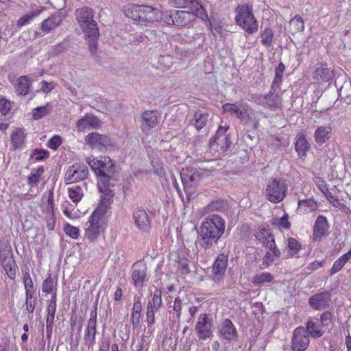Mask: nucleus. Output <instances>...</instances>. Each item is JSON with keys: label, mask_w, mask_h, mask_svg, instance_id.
Listing matches in <instances>:
<instances>
[{"label": "nucleus", "mask_w": 351, "mask_h": 351, "mask_svg": "<svg viewBox=\"0 0 351 351\" xmlns=\"http://www.w3.org/2000/svg\"><path fill=\"white\" fill-rule=\"evenodd\" d=\"M280 88L272 89L271 86L269 92L264 95L263 99V106L274 110L280 108L282 106V93L278 94V91Z\"/></svg>", "instance_id": "21"}, {"label": "nucleus", "mask_w": 351, "mask_h": 351, "mask_svg": "<svg viewBox=\"0 0 351 351\" xmlns=\"http://www.w3.org/2000/svg\"><path fill=\"white\" fill-rule=\"evenodd\" d=\"M328 225L326 217L322 215L317 217L313 231V240H320L323 237L327 234Z\"/></svg>", "instance_id": "24"}, {"label": "nucleus", "mask_w": 351, "mask_h": 351, "mask_svg": "<svg viewBox=\"0 0 351 351\" xmlns=\"http://www.w3.org/2000/svg\"><path fill=\"white\" fill-rule=\"evenodd\" d=\"M43 10H45V8H41L40 9H37L33 12H31L27 14L22 16L16 21L17 27H22L29 24L32 20L38 16L43 12Z\"/></svg>", "instance_id": "40"}, {"label": "nucleus", "mask_w": 351, "mask_h": 351, "mask_svg": "<svg viewBox=\"0 0 351 351\" xmlns=\"http://www.w3.org/2000/svg\"><path fill=\"white\" fill-rule=\"evenodd\" d=\"M261 38L263 46L266 47H271L274 38V31L269 27L265 28L261 34Z\"/></svg>", "instance_id": "48"}, {"label": "nucleus", "mask_w": 351, "mask_h": 351, "mask_svg": "<svg viewBox=\"0 0 351 351\" xmlns=\"http://www.w3.org/2000/svg\"><path fill=\"white\" fill-rule=\"evenodd\" d=\"M133 285L136 288H142L147 280V267L145 264L137 263L133 265L132 274Z\"/></svg>", "instance_id": "18"}, {"label": "nucleus", "mask_w": 351, "mask_h": 351, "mask_svg": "<svg viewBox=\"0 0 351 351\" xmlns=\"http://www.w3.org/2000/svg\"><path fill=\"white\" fill-rule=\"evenodd\" d=\"M49 152L44 149H34L32 158L36 161H40L48 157Z\"/></svg>", "instance_id": "61"}, {"label": "nucleus", "mask_w": 351, "mask_h": 351, "mask_svg": "<svg viewBox=\"0 0 351 351\" xmlns=\"http://www.w3.org/2000/svg\"><path fill=\"white\" fill-rule=\"evenodd\" d=\"M52 106L50 104H47L45 106H39L34 108L32 112V117L33 120H39L51 112Z\"/></svg>", "instance_id": "41"}, {"label": "nucleus", "mask_w": 351, "mask_h": 351, "mask_svg": "<svg viewBox=\"0 0 351 351\" xmlns=\"http://www.w3.org/2000/svg\"><path fill=\"white\" fill-rule=\"evenodd\" d=\"M56 293L54 292L51 299L49 302L47 306V317L46 320L47 328L51 326L53 322L54 317L56 311Z\"/></svg>", "instance_id": "38"}, {"label": "nucleus", "mask_w": 351, "mask_h": 351, "mask_svg": "<svg viewBox=\"0 0 351 351\" xmlns=\"http://www.w3.org/2000/svg\"><path fill=\"white\" fill-rule=\"evenodd\" d=\"M334 76V72L326 64H321V66L317 67L313 73V79L320 83V80L325 82H329Z\"/></svg>", "instance_id": "25"}, {"label": "nucleus", "mask_w": 351, "mask_h": 351, "mask_svg": "<svg viewBox=\"0 0 351 351\" xmlns=\"http://www.w3.org/2000/svg\"><path fill=\"white\" fill-rule=\"evenodd\" d=\"M223 113H230L231 115H235L237 119L243 120L245 117L246 110L244 111L235 104L226 103L222 106Z\"/></svg>", "instance_id": "30"}, {"label": "nucleus", "mask_w": 351, "mask_h": 351, "mask_svg": "<svg viewBox=\"0 0 351 351\" xmlns=\"http://www.w3.org/2000/svg\"><path fill=\"white\" fill-rule=\"evenodd\" d=\"M86 161L99 178L98 181L110 182L115 173V165L110 157H104L101 159L88 157Z\"/></svg>", "instance_id": "5"}, {"label": "nucleus", "mask_w": 351, "mask_h": 351, "mask_svg": "<svg viewBox=\"0 0 351 351\" xmlns=\"http://www.w3.org/2000/svg\"><path fill=\"white\" fill-rule=\"evenodd\" d=\"M63 230L64 233L73 239H77L80 237V229L66 222L63 225Z\"/></svg>", "instance_id": "52"}, {"label": "nucleus", "mask_w": 351, "mask_h": 351, "mask_svg": "<svg viewBox=\"0 0 351 351\" xmlns=\"http://www.w3.org/2000/svg\"><path fill=\"white\" fill-rule=\"evenodd\" d=\"M85 140L93 148H98L99 149L106 147L111 144L110 140L107 136L94 132L88 134Z\"/></svg>", "instance_id": "22"}, {"label": "nucleus", "mask_w": 351, "mask_h": 351, "mask_svg": "<svg viewBox=\"0 0 351 351\" xmlns=\"http://www.w3.org/2000/svg\"><path fill=\"white\" fill-rule=\"evenodd\" d=\"M332 315L329 311L324 312L320 316V324L324 328L328 326L332 322Z\"/></svg>", "instance_id": "62"}, {"label": "nucleus", "mask_w": 351, "mask_h": 351, "mask_svg": "<svg viewBox=\"0 0 351 351\" xmlns=\"http://www.w3.org/2000/svg\"><path fill=\"white\" fill-rule=\"evenodd\" d=\"M256 238L261 242L263 245L268 247L270 250H272L276 257L280 256V252L277 247L274 237L269 230L265 228L259 230L256 234Z\"/></svg>", "instance_id": "17"}, {"label": "nucleus", "mask_w": 351, "mask_h": 351, "mask_svg": "<svg viewBox=\"0 0 351 351\" xmlns=\"http://www.w3.org/2000/svg\"><path fill=\"white\" fill-rule=\"evenodd\" d=\"M178 271L182 276H186L191 272L189 261L186 258H180L178 263Z\"/></svg>", "instance_id": "54"}, {"label": "nucleus", "mask_w": 351, "mask_h": 351, "mask_svg": "<svg viewBox=\"0 0 351 351\" xmlns=\"http://www.w3.org/2000/svg\"><path fill=\"white\" fill-rule=\"evenodd\" d=\"M191 12L177 10L175 12L176 26L186 27L193 23L196 18L208 21V13L199 1H192Z\"/></svg>", "instance_id": "6"}, {"label": "nucleus", "mask_w": 351, "mask_h": 351, "mask_svg": "<svg viewBox=\"0 0 351 351\" xmlns=\"http://www.w3.org/2000/svg\"><path fill=\"white\" fill-rule=\"evenodd\" d=\"M309 337L302 327L296 328L291 339L292 351H305L309 345Z\"/></svg>", "instance_id": "14"}, {"label": "nucleus", "mask_w": 351, "mask_h": 351, "mask_svg": "<svg viewBox=\"0 0 351 351\" xmlns=\"http://www.w3.org/2000/svg\"><path fill=\"white\" fill-rule=\"evenodd\" d=\"M104 215L99 213L98 210H94L86 223L84 230L85 237L90 241H95L99 237L102 228Z\"/></svg>", "instance_id": "8"}, {"label": "nucleus", "mask_w": 351, "mask_h": 351, "mask_svg": "<svg viewBox=\"0 0 351 351\" xmlns=\"http://www.w3.org/2000/svg\"><path fill=\"white\" fill-rule=\"evenodd\" d=\"M11 110V104L10 101L5 98L0 99V113L3 116L7 115Z\"/></svg>", "instance_id": "60"}, {"label": "nucleus", "mask_w": 351, "mask_h": 351, "mask_svg": "<svg viewBox=\"0 0 351 351\" xmlns=\"http://www.w3.org/2000/svg\"><path fill=\"white\" fill-rule=\"evenodd\" d=\"M110 182H104V181H98L97 187L99 191L101 193L98 206L95 210H98L99 213L105 216L107 210L110 208L113 201L114 192L110 188Z\"/></svg>", "instance_id": "9"}, {"label": "nucleus", "mask_w": 351, "mask_h": 351, "mask_svg": "<svg viewBox=\"0 0 351 351\" xmlns=\"http://www.w3.org/2000/svg\"><path fill=\"white\" fill-rule=\"evenodd\" d=\"M57 281L55 280L50 274L46 278L42 283V291L45 293H56Z\"/></svg>", "instance_id": "46"}, {"label": "nucleus", "mask_w": 351, "mask_h": 351, "mask_svg": "<svg viewBox=\"0 0 351 351\" xmlns=\"http://www.w3.org/2000/svg\"><path fill=\"white\" fill-rule=\"evenodd\" d=\"M44 171L43 166H39L37 169H32L30 175L27 178V184L31 187L38 186V184L41 180Z\"/></svg>", "instance_id": "37"}, {"label": "nucleus", "mask_w": 351, "mask_h": 351, "mask_svg": "<svg viewBox=\"0 0 351 351\" xmlns=\"http://www.w3.org/2000/svg\"><path fill=\"white\" fill-rule=\"evenodd\" d=\"M351 259V250H349L348 252L343 254L342 256H341L339 258H337L335 263H333L330 270V274L331 276L337 274L340 270L342 269V268L344 267V265L347 263L348 261H349Z\"/></svg>", "instance_id": "32"}, {"label": "nucleus", "mask_w": 351, "mask_h": 351, "mask_svg": "<svg viewBox=\"0 0 351 351\" xmlns=\"http://www.w3.org/2000/svg\"><path fill=\"white\" fill-rule=\"evenodd\" d=\"M0 261L1 265L8 277L10 280H14L16 276L17 266L13 258L10 247L5 250L3 253H0Z\"/></svg>", "instance_id": "13"}, {"label": "nucleus", "mask_w": 351, "mask_h": 351, "mask_svg": "<svg viewBox=\"0 0 351 351\" xmlns=\"http://www.w3.org/2000/svg\"><path fill=\"white\" fill-rule=\"evenodd\" d=\"M101 121L95 116L86 115L80 119L77 123V128L79 130H84L88 128H98Z\"/></svg>", "instance_id": "26"}, {"label": "nucleus", "mask_w": 351, "mask_h": 351, "mask_svg": "<svg viewBox=\"0 0 351 351\" xmlns=\"http://www.w3.org/2000/svg\"><path fill=\"white\" fill-rule=\"evenodd\" d=\"M228 127L219 126L215 136L210 139V146L217 145V150L224 152L231 145V141L229 134H226Z\"/></svg>", "instance_id": "15"}, {"label": "nucleus", "mask_w": 351, "mask_h": 351, "mask_svg": "<svg viewBox=\"0 0 351 351\" xmlns=\"http://www.w3.org/2000/svg\"><path fill=\"white\" fill-rule=\"evenodd\" d=\"M285 70V64L282 62H280L275 70V76L271 85L272 86L273 90H275L276 88H280Z\"/></svg>", "instance_id": "43"}, {"label": "nucleus", "mask_w": 351, "mask_h": 351, "mask_svg": "<svg viewBox=\"0 0 351 351\" xmlns=\"http://www.w3.org/2000/svg\"><path fill=\"white\" fill-rule=\"evenodd\" d=\"M300 242L293 237H289L287 239V248L289 252V257L296 256L302 249Z\"/></svg>", "instance_id": "42"}, {"label": "nucleus", "mask_w": 351, "mask_h": 351, "mask_svg": "<svg viewBox=\"0 0 351 351\" xmlns=\"http://www.w3.org/2000/svg\"><path fill=\"white\" fill-rule=\"evenodd\" d=\"M97 321V306H94L90 313V317L88 320L87 326L85 328L84 340L85 344L89 348L93 347L95 343Z\"/></svg>", "instance_id": "10"}, {"label": "nucleus", "mask_w": 351, "mask_h": 351, "mask_svg": "<svg viewBox=\"0 0 351 351\" xmlns=\"http://www.w3.org/2000/svg\"><path fill=\"white\" fill-rule=\"evenodd\" d=\"M31 82L26 75L21 76L17 80L16 90L19 95H26L29 93Z\"/></svg>", "instance_id": "36"}, {"label": "nucleus", "mask_w": 351, "mask_h": 351, "mask_svg": "<svg viewBox=\"0 0 351 351\" xmlns=\"http://www.w3.org/2000/svg\"><path fill=\"white\" fill-rule=\"evenodd\" d=\"M226 222L219 215H213L204 221L200 226L197 243L204 249L210 248L216 244L224 234Z\"/></svg>", "instance_id": "1"}, {"label": "nucleus", "mask_w": 351, "mask_h": 351, "mask_svg": "<svg viewBox=\"0 0 351 351\" xmlns=\"http://www.w3.org/2000/svg\"><path fill=\"white\" fill-rule=\"evenodd\" d=\"M25 304L26 309L29 313L32 314L34 313L35 306L36 304V299L35 298V293L25 294Z\"/></svg>", "instance_id": "55"}, {"label": "nucleus", "mask_w": 351, "mask_h": 351, "mask_svg": "<svg viewBox=\"0 0 351 351\" xmlns=\"http://www.w3.org/2000/svg\"><path fill=\"white\" fill-rule=\"evenodd\" d=\"M26 134L23 128L16 129L11 134V144L14 149L21 148L25 143Z\"/></svg>", "instance_id": "29"}, {"label": "nucleus", "mask_w": 351, "mask_h": 351, "mask_svg": "<svg viewBox=\"0 0 351 351\" xmlns=\"http://www.w3.org/2000/svg\"><path fill=\"white\" fill-rule=\"evenodd\" d=\"M228 257L223 254H219L215 259L213 267L211 279L215 282H220L223 277L228 266Z\"/></svg>", "instance_id": "16"}, {"label": "nucleus", "mask_w": 351, "mask_h": 351, "mask_svg": "<svg viewBox=\"0 0 351 351\" xmlns=\"http://www.w3.org/2000/svg\"><path fill=\"white\" fill-rule=\"evenodd\" d=\"M274 280V276L269 272H263L256 274L252 278V282L255 286L261 285L265 282H271Z\"/></svg>", "instance_id": "47"}, {"label": "nucleus", "mask_w": 351, "mask_h": 351, "mask_svg": "<svg viewBox=\"0 0 351 351\" xmlns=\"http://www.w3.org/2000/svg\"><path fill=\"white\" fill-rule=\"evenodd\" d=\"M68 196L70 199L77 205L84 197L83 186L73 185L67 188Z\"/></svg>", "instance_id": "31"}, {"label": "nucleus", "mask_w": 351, "mask_h": 351, "mask_svg": "<svg viewBox=\"0 0 351 351\" xmlns=\"http://www.w3.org/2000/svg\"><path fill=\"white\" fill-rule=\"evenodd\" d=\"M46 226L49 230H53L56 226V217L54 212L45 213Z\"/></svg>", "instance_id": "59"}, {"label": "nucleus", "mask_w": 351, "mask_h": 351, "mask_svg": "<svg viewBox=\"0 0 351 351\" xmlns=\"http://www.w3.org/2000/svg\"><path fill=\"white\" fill-rule=\"evenodd\" d=\"M208 118V114L197 111L194 114L193 125L197 130L202 129L206 124Z\"/></svg>", "instance_id": "45"}, {"label": "nucleus", "mask_w": 351, "mask_h": 351, "mask_svg": "<svg viewBox=\"0 0 351 351\" xmlns=\"http://www.w3.org/2000/svg\"><path fill=\"white\" fill-rule=\"evenodd\" d=\"M309 143L307 141L305 135L300 132L297 134L295 148L299 155L304 156L306 151L309 149Z\"/></svg>", "instance_id": "35"}, {"label": "nucleus", "mask_w": 351, "mask_h": 351, "mask_svg": "<svg viewBox=\"0 0 351 351\" xmlns=\"http://www.w3.org/2000/svg\"><path fill=\"white\" fill-rule=\"evenodd\" d=\"M322 193L324 195L328 201H329V202L334 206L338 207L340 206L339 199L337 196L333 195L328 189H327V191H324Z\"/></svg>", "instance_id": "63"}, {"label": "nucleus", "mask_w": 351, "mask_h": 351, "mask_svg": "<svg viewBox=\"0 0 351 351\" xmlns=\"http://www.w3.org/2000/svg\"><path fill=\"white\" fill-rule=\"evenodd\" d=\"M331 131L332 130L330 126H320L317 128L314 133L315 141L319 144L326 143L330 138Z\"/></svg>", "instance_id": "33"}, {"label": "nucleus", "mask_w": 351, "mask_h": 351, "mask_svg": "<svg viewBox=\"0 0 351 351\" xmlns=\"http://www.w3.org/2000/svg\"><path fill=\"white\" fill-rule=\"evenodd\" d=\"M288 186L282 179L271 178L265 189L267 199L274 204L280 203L287 195Z\"/></svg>", "instance_id": "7"}, {"label": "nucleus", "mask_w": 351, "mask_h": 351, "mask_svg": "<svg viewBox=\"0 0 351 351\" xmlns=\"http://www.w3.org/2000/svg\"><path fill=\"white\" fill-rule=\"evenodd\" d=\"M213 322L206 313L201 314L195 324V331L199 339L206 340L211 339L213 334Z\"/></svg>", "instance_id": "11"}, {"label": "nucleus", "mask_w": 351, "mask_h": 351, "mask_svg": "<svg viewBox=\"0 0 351 351\" xmlns=\"http://www.w3.org/2000/svg\"><path fill=\"white\" fill-rule=\"evenodd\" d=\"M76 19L85 34L89 39L90 51L93 53L97 47V40L99 32L97 23L94 21V11L93 9L84 7L75 11Z\"/></svg>", "instance_id": "2"}, {"label": "nucleus", "mask_w": 351, "mask_h": 351, "mask_svg": "<svg viewBox=\"0 0 351 351\" xmlns=\"http://www.w3.org/2000/svg\"><path fill=\"white\" fill-rule=\"evenodd\" d=\"M162 305V291L160 289H156L154 292L152 301L148 303L147 306H151L156 311H158L161 308Z\"/></svg>", "instance_id": "50"}, {"label": "nucleus", "mask_w": 351, "mask_h": 351, "mask_svg": "<svg viewBox=\"0 0 351 351\" xmlns=\"http://www.w3.org/2000/svg\"><path fill=\"white\" fill-rule=\"evenodd\" d=\"M219 332L221 337L227 341H236L238 338V332L234 324L230 319H225L219 326Z\"/></svg>", "instance_id": "20"}, {"label": "nucleus", "mask_w": 351, "mask_h": 351, "mask_svg": "<svg viewBox=\"0 0 351 351\" xmlns=\"http://www.w3.org/2000/svg\"><path fill=\"white\" fill-rule=\"evenodd\" d=\"M160 19H162L165 23L169 25H176L175 12H160Z\"/></svg>", "instance_id": "57"}, {"label": "nucleus", "mask_w": 351, "mask_h": 351, "mask_svg": "<svg viewBox=\"0 0 351 351\" xmlns=\"http://www.w3.org/2000/svg\"><path fill=\"white\" fill-rule=\"evenodd\" d=\"M125 14L131 19L141 23L158 21L160 10L146 5L130 4L124 10Z\"/></svg>", "instance_id": "3"}, {"label": "nucleus", "mask_w": 351, "mask_h": 351, "mask_svg": "<svg viewBox=\"0 0 351 351\" xmlns=\"http://www.w3.org/2000/svg\"><path fill=\"white\" fill-rule=\"evenodd\" d=\"M313 180L317 188L322 191V193L327 191V189H328V185L322 178L319 176H315L313 178Z\"/></svg>", "instance_id": "64"}, {"label": "nucleus", "mask_w": 351, "mask_h": 351, "mask_svg": "<svg viewBox=\"0 0 351 351\" xmlns=\"http://www.w3.org/2000/svg\"><path fill=\"white\" fill-rule=\"evenodd\" d=\"M62 143V138L59 135H54L47 142V147L53 150H56Z\"/></svg>", "instance_id": "58"}, {"label": "nucleus", "mask_w": 351, "mask_h": 351, "mask_svg": "<svg viewBox=\"0 0 351 351\" xmlns=\"http://www.w3.org/2000/svg\"><path fill=\"white\" fill-rule=\"evenodd\" d=\"M23 282L25 290V294L35 293L36 291L34 289V283L28 271H26L23 274Z\"/></svg>", "instance_id": "53"}, {"label": "nucleus", "mask_w": 351, "mask_h": 351, "mask_svg": "<svg viewBox=\"0 0 351 351\" xmlns=\"http://www.w3.org/2000/svg\"><path fill=\"white\" fill-rule=\"evenodd\" d=\"M227 206V203L223 199H217L211 202L206 208L207 213L222 211Z\"/></svg>", "instance_id": "49"}, {"label": "nucleus", "mask_w": 351, "mask_h": 351, "mask_svg": "<svg viewBox=\"0 0 351 351\" xmlns=\"http://www.w3.org/2000/svg\"><path fill=\"white\" fill-rule=\"evenodd\" d=\"M61 22L59 15H51L42 22L40 29L45 33H49L60 26Z\"/></svg>", "instance_id": "27"}, {"label": "nucleus", "mask_w": 351, "mask_h": 351, "mask_svg": "<svg viewBox=\"0 0 351 351\" xmlns=\"http://www.w3.org/2000/svg\"><path fill=\"white\" fill-rule=\"evenodd\" d=\"M317 322L313 319H310L307 322L306 328L308 332V337L311 336L313 338L321 337L324 334V330L320 324H318V319H316Z\"/></svg>", "instance_id": "28"}, {"label": "nucleus", "mask_w": 351, "mask_h": 351, "mask_svg": "<svg viewBox=\"0 0 351 351\" xmlns=\"http://www.w3.org/2000/svg\"><path fill=\"white\" fill-rule=\"evenodd\" d=\"M304 29V22L302 16L295 15L289 21V32L292 35H295Z\"/></svg>", "instance_id": "39"}, {"label": "nucleus", "mask_w": 351, "mask_h": 351, "mask_svg": "<svg viewBox=\"0 0 351 351\" xmlns=\"http://www.w3.org/2000/svg\"><path fill=\"white\" fill-rule=\"evenodd\" d=\"M299 206L304 208V212L311 213L315 211L317 208V203L313 199H306L299 201Z\"/></svg>", "instance_id": "51"}, {"label": "nucleus", "mask_w": 351, "mask_h": 351, "mask_svg": "<svg viewBox=\"0 0 351 351\" xmlns=\"http://www.w3.org/2000/svg\"><path fill=\"white\" fill-rule=\"evenodd\" d=\"M203 21L206 23L207 27L213 34H215V33L222 34L223 33L224 28L223 26L221 24V23H214L209 20L208 17V21Z\"/></svg>", "instance_id": "56"}, {"label": "nucleus", "mask_w": 351, "mask_h": 351, "mask_svg": "<svg viewBox=\"0 0 351 351\" xmlns=\"http://www.w3.org/2000/svg\"><path fill=\"white\" fill-rule=\"evenodd\" d=\"M235 21L248 34H253L258 30V22L256 19L252 7L245 4L239 5L235 9Z\"/></svg>", "instance_id": "4"}, {"label": "nucleus", "mask_w": 351, "mask_h": 351, "mask_svg": "<svg viewBox=\"0 0 351 351\" xmlns=\"http://www.w3.org/2000/svg\"><path fill=\"white\" fill-rule=\"evenodd\" d=\"M330 300V292L323 291L313 295L308 300V304L314 310L319 311L328 307Z\"/></svg>", "instance_id": "19"}, {"label": "nucleus", "mask_w": 351, "mask_h": 351, "mask_svg": "<svg viewBox=\"0 0 351 351\" xmlns=\"http://www.w3.org/2000/svg\"><path fill=\"white\" fill-rule=\"evenodd\" d=\"M88 176V168L85 165L75 164L67 169L64 182L71 184L85 180Z\"/></svg>", "instance_id": "12"}, {"label": "nucleus", "mask_w": 351, "mask_h": 351, "mask_svg": "<svg viewBox=\"0 0 351 351\" xmlns=\"http://www.w3.org/2000/svg\"><path fill=\"white\" fill-rule=\"evenodd\" d=\"M143 125L149 128H155L158 122L157 112L154 110L145 111L142 115Z\"/></svg>", "instance_id": "34"}, {"label": "nucleus", "mask_w": 351, "mask_h": 351, "mask_svg": "<svg viewBox=\"0 0 351 351\" xmlns=\"http://www.w3.org/2000/svg\"><path fill=\"white\" fill-rule=\"evenodd\" d=\"M271 224L273 226L277 227L280 230L283 229L289 230L291 228V223L289 221V215L287 213H285L280 218H274Z\"/></svg>", "instance_id": "44"}, {"label": "nucleus", "mask_w": 351, "mask_h": 351, "mask_svg": "<svg viewBox=\"0 0 351 351\" xmlns=\"http://www.w3.org/2000/svg\"><path fill=\"white\" fill-rule=\"evenodd\" d=\"M135 224L142 231H149L151 227V220L144 209L138 208L134 213Z\"/></svg>", "instance_id": "23"}]
</instances>
